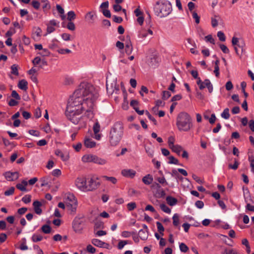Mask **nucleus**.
I'll return each instance as SVG.
<instances>
[{
    "instance_id": "nucleus-1",
    "label": "nucleus",
    "mask_w": 254,
    "mask_h": 254,
    "mask_svg": "<svg viewBox=\"0 0 254 254\" xmlns=\"http://www.w3.org/2000/svg\"><path fill=\"white\" fill-rule=\"evenodd\" d=\"M98 96V92L93 85L81 83L73 93V99L67 105L65 114L67 119L76 125L81 119V114L83 111L88 118H92L94 103Z\"/></svg>"
},
{
    "instance_id": "nucleus-2",
    "label": "nucleus",
    "mask_w": 254,
    "mask_h": 254,
    "mask_svg": "<svg viewBox=\"0 0 254 254\" xmlns=\"http://www.w3.org/2000/svg\"><path fill=\"white\" fill-rule=\"evenodd\" d=\"M176 125L180 131H188L192 127L190 116L187 113H180L177 117Z\"/></svg>"
},
{
    "instance_id": "nucleus-3",
    "label": "nucleus",
    "mask_w": 254,
    "mask_h": 254,
    "mask_svg": "<svg viewBox=\"0 0 254 254\" xmlns=\"http://www.w3.org/2000/svg\"><path fill=\"white\" fill-rule=\"evenodd\" d=\"M123 134V126L121 123L117 122L112 127L110 132L109 141L111 145H117L121 140Z\"/></svg>"
},
{
    "instance_id": "nucleus-4",
    "label": "nucleus",
    "mask_w": 254,
    "mask_h": 254,
    "mask_svg": "<svg viewBox=\"0 0 254 254\" xmlns=\"http://www.w3.org/2000/svg\"><path fill=\"white\" fill-rule=\"evenodd\" d=\"M154 8L156 15L161 18L167 16L172 11L171 2L164 0L157 1Z\"/></svg>"
},
{
    "instance_id": "nucleus-5",
    "label": "nucleus",
    "mask_w": 254,
    "mask_h": 254,
    "mask_svg": "<svg viewBox=\"0 0 254 254\" xmlns=\"http://www.w3.org/2000/svg\"><path fill=\"white\" fill-rule=\"evenodd\" d=\"M66 207L70 214H75L78 205L76 198L73 194L69 193L67 195L65 201Z\"/></svg>"
},
{
    "instance_id": "nucleus-6",
    "label": "nucleus",
    "mask_w": 254,
    "mask_h": 254,
    "mask_svg": "<svg viewBox=\"0 0 254 254\" xmlns=\"http://www.w3.org/2000/svg\"><path fill=\"white\" fill-rule=\"evenodd\" d=\"M100 185V179L96 176H92L87 179V191L95 190Z\"/></svg>"
},
{
    "instance_id": "nucleus-7",
    "label": "nucleus",
    "mask_w": 254,
    "mask_h": 254,
    "mask_svg": "<svg viewBox=\"0 0 254 254\" xmlns=\"http://www.w3.org/2000/svg\"><path fill=\"white\" fill-rule=\"evenodd\" d=\"M75 186L82 191H87V179L85 178H77L75 181Z\"/></svg>"
},
{
    "instance_id": "nucleus-8",
    "label": "nucleus",
    "mask_w": 254,
    "mask_h": 254,
    "mask_svg": "<svg viewBox=\"0 0 254 254\" xmlns=\"http://www.w3.org/2000/svg\"><path fill=\"white\" fill-rule=\"evenodd\" d=\"M106 88L107 92L111 94H112L114 92L117 93L119 91V85H117L116 81H114L110 85H109L107 82Z\"/></svg>"
},
{
    "instance_id": "nucleus-9",
    "label": "nucleus",
    "mask_w": 254,
    "mask_h": 254,
    "mask_svg": "<svg viewBox=\"0 0 254 254\" xmlns=\"http://www.w3.org/2000/svg\"><path fill=\"white\" fill-rule=\"evenodd\" d=\"M5 179L8 181H13L17 180L19 177V174L17 172H7L4 174Z\"/></svg>"
},
{
    "instance_id": "nucleus-10",
    "label": "nucleus",
    "mask_w": 254,
    "mask_h": 254,
    "mask_svg": "<svg viewBox=\"0 0 254 254\" xmlns=\"http://www.w3.org/2000/svg\"><path fill=\"white\" fill-rule=\"evenodd\" d=\"M211 23L212 27L215 28L218 26L219 23H223V20L220 15L214 14L211 18Z\"/></svg>"
},
{
    "instance_id": "nucleus-11",
    "label": "nucleus",
    "mask_w": 254,
    "mask_h": 254,
    "mask_svg": "<svg viewBox=\"0 0 254 254\" xmlns=\"http://www.w3.org/2000/svg\"><path fill=\"white\" fill-rule=\"evenodd\" d=\"M136 174V172L132 169H124L122 171V175L126 177L132 178Z\"/></svg>"
},
{
    "instance_id": "nucleus-12",
    "label": "nucleus",
    "mask_w": 254,
    "mask_h": 254,
    "mask_svg": "<svg viewBox=\"0 0 254 254\" xmlns=\"http://www.w3.org/2000/svg\"><path fill=\"white\" fill-rule=\"evenodd\" d=\"M42 205V203L38 200H36L33 203L34 211L38 215H40L42 212V209L41 208Z\"/></svg>"
},
{
    "instance_id": "nucleus-13",
    "label": "nucleus",
    "mask_w": 254,
    "mask_h": 254,
    "mask_svg": "<svg viewBox=\"0 0 254 254\" xmlns=\"http://www.w3.org/2000/svg\"><path fill=\"white\" fill-rule=\"evenodd\" d=\"M55 154L57 156H60L62 160L64 161L68 160L69 157L68 153H64L59 149L56 150L55 151Z\"/></svg>"
},
{
    "instance_id": "nucleus-14",
    "label": "nucleus",
    "mask_w": 254,
    "mask_h": 254,
    "mask_svg": "<svg viewBox=\"0 0 254 254\" xmlns=\"http://www.w3.org/2000/svg\"><path fill=\"white\" fill-rule=\"evenodd\" d=\"M138 102L137 101L133 100L130 102V106L133 107V108L135 110V111L139 114V115H142L143 114L144 111V110H139V108L138 107Z\"/></svg>"
},
{
    "instance_id": "nucleus-15",
    "label": "nucleus",
    "mask_w": 254,
    "mask_h": 254,
    "mask_svg": "<svg viewBox=\"0 0 254 254\" xmlns=\"http://www.w3.org/2000/svg\"><path fill=\"white\" fill-rule=\"evenodd\" d=\"M84 144L87 148H93L96 146V142L92 139L86 137L84 139Z\"/></svg>"
},
{
    "instance_id": "nucleus-16",
    "label": "nucleus",
    "mask_w": 254,
    "mask_h": 254,
    "mask_svg": "<svg viewBox=\"0 0 254 254\" xmlns=\"http://www.w3.org/2000/svg\"><path fill=\"white\" fill-rule=\"evenodd\" d=\"M28 182L26 180H22L21 183L17 184L16 187L17 189L22 191H26L27 189L26 186H27Z\"/></svg>"
},
{
    "instance_id": "nucleus-17",
    "label": "nucleus",
    "mask_w": 254,
    "mask_h": 254,
    "mask_svg": "<svg viewBox=\"0 0 254 254\" xmlns=\"http://www.w3.org/2000/svg\"><path fill=\"white\" fill-rule=\"evenodd\" d=\"M93 163L100 165H104L107 163V161L105 159L100 158L95 155Z\"/></svg>"
},
{
    "instance_id": "nucleus-18",
    "label": "nucleus",
    "mask_w": 254,
    "mask_h": 254,
    "mask_svg": "<svg viewBox=\"0 0 254 254\" xmlns=\"http://www.w3.org/2000/svg\"><path fill=\"white\" fill-rule=\"evenodd\" d=\"M95 155L93 154H86L82 157V161L85 163L93 162Z\"/></svg>"
},
{
    "instance_id": "nucleus-19",
    "label": "nucleus",
    "mask_w": 254,
    "mask_h": 254,
    "mask_svg": "<svg viewBox=\"0 0 254 254\" xmlns=\"http://www.w3.org/2000/svg\"><path fill=\"white\" fill-rule=\"evenodd\" d=\"M18 87L21 90L26 91L28 89V82L26 80L22 79L19 81Z\"/></svg>"
},
{
    "instance_id": "nucleus-20",
    "label": "nucleus",
    "mask_w": 254,
    "mask_h": 254,
    "mask_svg": "<svg viewBox=\"0 0 254 254\" xmlns=\"http://www.w3.org/2000/svg\"><path fill=\"white\" fill-rule=\"evenodd\" d=\"M239 43V39L237 37H233L232 39V45L234 47V49L236 53L238 55H240V50L238 49V47L236 46Z\"/></svg>"
},
{
    "instance_id": "nucleus-21",
    "label": "nucleus",
    "mask_w": 254,
    "mask_h": 254,
    "mask_svg": "<svg viewBox=\"0 0 254 254\" xmlns=\"http://www.w3.org/2000/svg\"><path fill=\"white\" fill-rule=\"evenodd\" d=\"M92 243L94 246H95L96 247H100V248L104 247L105 245L108 246V244L105 243L97 239H93L92 240Z\"/></svg>"
},
{
    "instance_id": "nucleus-22",
    "label": "nucleus",
    "mask_w": 254,
    "mask_h": 254,
    "mask_svg": "<svg viewBox=\"0 0 254 254\" xmlns=\"http://www.w3.org/2000/svg\"><path fill=\"white\" fill-rule=\"evenodd\" d=\"M138 236L142 240H146L148 238V232L146 230L140 229L138 232Z\"/></svg>"
},
{
    "instance_id": "nucleus-23",
    "label": "nucleus",
    "mask_w": 254,
    "mask_h": 254,
    "mask_svg": "<svg viewBox=\"0 0 254 254\" xmlns=\"http://www.w3.org/2000/svg\"><path fill=\"white\" fill-rule=\"evenodd\" d=\"M153 180V177L150 174H148V175H146L142 178V182L145 185H150L152 183Z\"/></svg>"
},
{
    "instance_id": "nucleus-24",
    "label": "nucleus",
    "mask_w": 254,
    "mask_h": 254,
    "mask_svg": "<svg viewBox=\"0 0 254 254\" xmlns=\"http://www.w3.org/2000/svg\"><path fill=\"white\" fill-rule=\"evenodd\" d=\"M167 203L170 206H174L177 203V199L171 196H168L166 198Z\"/></svg>"
},
{
    "instance_id": "nucleus-25",
    "label": "nucleus",
    "mask_w": 254,
    "mask_h": 254,
    "mask_svg": "<svg viewBox=\"0 0 254 254\" xmlns=\"http://www.w3.org/2000/svg\"><path fill=\"white\" fill-rule=\"evenodd\" d=\"M133 48L130 41L126 44L125 51L127 55H129L132 52Z\"/></svg>"
},
{
    "instance_id": "nucleus-26",
    "label": "nucleus",
    "mask_w": 254,
    "mask_h": 254,
    "mask_svg": "<svg viewBox=\"0 0 254 254\" xmlns=\"http://www.w3.org/2000/svg\"><path fill=\"white\" fill-rule=\"evenodd\" d=\"M172 150L176 153L178 155H180L181 151H182L183 148L179 145L176 144L174 147L171 148Z\"/></svg>"
},
{
    "instance_id": "nucleus-27",
    "label": "nucleus",
    "mask_w": 254,
    "mask_h": 254,
    "mask_svg": "<svg viewBox=\"0 0 254 254\" xmlns=\"http://www.w3.org/2000/svg\"><path fill=\"white\" fill-rule=\"evenodd\" d=\"M160 208L163 211L168 214H170L171 212V209L164 203L160 204Z\"/></svg>"
},
{
    "instance_id": "nucleus-28",
    "label": "nucleus",
    "mask_w": 254,
    "mask_h": 254,
    "mask_svg": "<svg viewBox=\"0 0 254 254\" xmlns=\"http://www.w3.org/2000/svg\"><path fill=\"white\" fill-rule=\"evenodd\" d=\"M204 83L206 87L207 88L209 93H211L213 91V86L211 83L210 80L208 79L204 80Z\"/></svg>"
},
{
    "instance_id": "nucleus-29",
    "label": "nucleus",
    "mask_w": 254,
    "mask_h": 254,
    "mask_svg": "<svg viewBox=\"0 0 254 254\" xmlns=\"http://www.w3.org/2000/svg\"><path fill=\"white\" fill-rule=\"evenodd\" d=\"M221 117L225 119H228L230 117V115L229 114V109L228 108H226L224 110L223 112L222 113L221 115Z\"/></svg>"
},
{
    "instance_id": "nucleus-30",
    "label": "nucleus",
    "mask_w": 254,
    "mask_h": 254,
    "mask_svg": "<svg viewBox=\"0 0 254 254\" xmlns=\"http://www.w3.org/2000/svg\"><path fill=\"white\" fill-rule=\"evenodd\" d=\"M42 231L45 234H49L51 231V228L49 225H44L41 227Z\"/></svg>"
},
{
    "instance_id": "nucleus-31",
    "label": "nucleus",
    "mask_w": 254,
    "mask_h": 254,
    "mask_svg": "<svg viewBox=\"0 0 254 254\" xmlns=\"http://www.w3.org/2000/svg\"><path fill=\"white\" fill-rule=\"evenodd\" d=\"M173 224L175 226L179 225V216L177 213H175L173 216Z\"/></svg>"
},
{
    "instance_id": "nucleus-32",
    "label": "nucleus",
    "mask_w": 254,
    "mask_h": 254,
    "mask_svg": "<svg viewBox=\"0 0 254 254\" xmlns=\"http://www.w3.org/2000/svg\"><path fill=\"white\" fill-rule=\"evenodd\" d=\"M239 165V163L238 161L236 159H235L234 164L232 165L231 164H229L228 165V168L229 169H231L236 170L238 169Z\"/></svg>"
},
{
    "instance_id": "nucleus-33",
    "label": "nucleus",
    "mask_w": 254,
    "mask_h": 254,
    "mask_svg": "<svg viewBox=\"0 0 254 254\" xmlns=\"http://www.w3.org/2000/svg\"><path fill=\"white\" fill-rule=\"evenodd\" d=\"M94 14L92 12H88L85 16L86 18L88 19L89 22L93 23L94 22Z\"/></svg>"
},
{
    "instance_id": "nucleus-34",
    "label": "nucleus",
    "mask_w": 254,
    "mask_h": 254,
    "mask_svg": "<svg viewBox=\"0 0 254 254\" xmlns=\"http://www.w3.org/2000/svg\"><path fill=\"white\" fill-rule=\"evenodd\" d=\"M43 239V237L40 235L33 234L32 237V240L33 242H38Z\"/></svg>"
},
{
    "instance_id": "nucleus-35",
    "label": "nucleus",
    "mask_w": 254,
    "mask_h": 254,
    "mask_svg": "<svg viewBox=\"0 0 254 254\" xmlns=\"http://www.w3.org/2000/svg\"><path fill=\"white\" fill-rule=\"evenodd\" d=\"M76 15L73 11H69L67 13V19L69 21H71L75 18Z\"/></svg>"
},
{
    "instance_id": "nucleus-36",
    "label": "nucleus",
    "mask_w": 254,
    "mask_h": 254,
    "mask_svg": "<svg viewBox=\"0 0 254 254\" xmlns=\"http://www.w3.org/2000/svg\"><path fill=\"white\" fill-rule=\"evenodd\" d=\"M156 225L157 227L158 231L159 232V233L161 235H164L163 232L164 231V228L163 226L161 224V223H160V222H157Z\"/></svg>"
},
{
    "instance_id": "nucleus-37",
    "label": "nucleus",
    "mask_w": 254,
    "mask_h": 254,
    "mask_svg": "<svg viewBox=\"0 0 254 254\" xmlns=\"http://www.w3.org/2000/svg\"><path fill=\"white\" fill-rule=\"evenodd\" d=\"M135 232H128L127 231H124L122 232V236L124 238H128L131 235H135Z\"/></svg>"
},
{
    "instance_id": "nucleus-38",
    "label": "nucleus",
    "mask_w": 254,
    "mask_h": 254,
    "mask_svg": "<svg viewBox=\"0 0 254 254\" xmlns=\"http://www.w3.org/2000/svg\"><path fill=\"white\" fill-rule=\"evenodd\" d=\"M180 251L183 253H186L189 250L188 247L183 243H182L179 245Z\"/></svg>"
},
{
    "instance_id": "nucleus-39",
    "label": "nucleus",
    "mask_w": 254,
    "mask_h": 254,
    "mask_svg": "<svg viewBox=\"0 0 254 254\" xmlns=\"http://www.w3.org/2000/svg\"><path fill=\"white\" fill-rule=\"evenodd\" d=\"M93 129L94 134H97L100 131V126L99 123L98 122H96L94 124V125L93 126Z\"/></svg>"
},
{
    "instance_id": "nucleus-40",
    "label": "nucleus",
    "mask_w": 254,
    "mask_h": 254,
    "mask_svg": "<svg viewBox=\"0 0 254 254\" xmlns=\"http://www.w3.org/2000/svg\"><path fill=\"white\" fill-rule=\"evenodd\" d=\"M128 244H129V243H128V241H127V240H122V241H120L119 242V243H118V248L119 250H121V249H122L124 248V247L126 245Z\"/></svg>"
},
{
    "instance_id": "nucleus-41",
    "label": "nucleus",
    "mask_w": 254,
    "mask_h": 254,
    "mask_svg": "<svg viewBox=\"0 0 254 254\" xmlns=\"http://www.w3.org/2000/svg\"><path fill=\"white\" fill-rule=\"evenodd\" d=\"M27 211V208L26 207H22L19 208L17 210V214L16 215L17 217L19 218L20 216H18V215H21L24 214Z\"/></svg>"
},
{
    "instance_id": "nucleus-42",
    "label": "nucleus",
    "mask_w": 254,
    "mask_h": 254,
    "mask_svg": "<svg viewBox=\"0 0 254 254\" xmlns=\"http://www.w3.org/2000/svg\"><path fill=\"white\" fill-rule=\"evenodd\" d=\"M103 177L106 180L111 182L113 184H116L117 182V179L114 177H108L107 176H104Z\"/></svg>"
},
{
    "instance_id": "nucleus-43",
    "label": "nucleus",
    "mask_w": 254,
    "mask_h": 254,
    "mask_svg": "<svg viewBox=\"0 0 254 254\" xmlns=\"http://www.w3.org/2000/svg\"><path fill=\"white\" fill-rule=\"evenodd\" d=\"M148 36L147 32L146 30L142 29L138 34V37L140 38H144Z\"/></svg>"
},
{
    "instance_id": "nucleus-44",
    "label": "nucleus",
    "mask_w": 254,
    "mask_h": 254,
    "mask_svg": "<svg viewBox=\"0 0 254 254\" xmlns=\"http://www.w3.org/2000/svg\"><path fill=\"white\" fill-rule=\"evenodd\" d=\"M136 207V204L135 202H131L128 203L127 204V208L128 211H132L134 210Z\"/></svg>"
},
{
    "instance_id": "nucleus-45",
    "label": "nucleus",
    "mask_w": 254,
    "mask_h": 254,
    "mask_svg": "<svg viewBox=\"0 0 254 254\" xmlns=\"http://www.w3.org/2000/svg\"><path fill=\"white\" fill-rule=\"evenodd\" d=\"M31 196L30 195L27 194L25 195L22 198V201L25 203H28L31 202Z\"/></svg>"
},
{
    "instance_id": "nucleus-46",
    "label": "nucleus",
    "mask_w": 254,
    "mask_h": 254,
    "mask_svg": "<svg viewBox=\"0 0 254 254\" xmlns=\"http://www.w3.org/2000/svg\"><path fill=\"white\" fill-rule=\"evenodd\" d=\"M217 37L221 41L224 42L226 40V37L224 33L222 31H218L217 32Z\"/></svg>"
},
{
    "instance_id": "nucleus-47",
    "label": "nucleus",
    "mask_w": 254,
    "mask_h": 254,
    "mask_svg": "<svg viewBox=\"0 0 254 254\" xmlns=\"http://www.w3.org/2000/svg\"><path fill=\"white\" fill-rule=\"evenodd\" d=\"M11 72L12 74L15 75H18V68H17V66L16 64H13L11 66Z\"/></svg>"
},
{
    "instance_id": "nucleus-48",
    "label": "nucleus",
    "mask_w": 254,
    "mask_h": 254,
    "mask_svg": "<svg viewBox=\"0 0 254 254\" xmlns=\"http://www.w3.org/2000/svg\"><path fill=\"white\" fill-rule=\"evenodd\" d=\"M169 163L174 164L176 165L179 164V161L177 159L175 158L174 156H171L169 157Z\"/></svg>"
},
{
    "instance_id": "nucleus-49",
    "label": "nucleus",
    "mask_w": 254,
    "mask_h": 254,
    "mask_svg": "<svg viewBox=\"0 0 254 254\" xmlns=\"http://www.w3.org/2000/svg\"><path fill=\"white\" fill-rule=\"evenodd\" d=\"M192 16L193 18L195 19V21L197 24L200 22V17L198 16L196 11H193L192 12Z\"/></svg>"
},
{
    "instance_id": "nucleus-50",
    "label": "nucleus",
    "mask_w": 254,
    "mask_h": 254,
    "mask_svg": "<svg viewBox=\"0 0 254 254\" xmlns=\"http://www.w3.org/2000/svg\"><path fill=\"white\" fill-rule=\"evenodd\" d=\"M174 137L172 136H170L168 138V146L170 149L175 145L174 144Z\"/></svg>"
},
{
    "instance_id": "nucleus-51",
    "label": "nucleus",
    "mask_w": 254,
    "mask_h": 254,
    "mask_svg": "<svg viewBox=\"0 0 254 254\" xmlns=\"http://www.w3.org/2000/svg\"><path fill=\"white\" fill-rule=\"evenodd\" d=\"M244 46L245 43L244 42H240L236 45L238 49L240 50V55L242 54L243 53Z\"/></svg>"
},
{
    "instance_id": "nucleus-52",
    "label": "nucleus",
    "mask_w": 254,
    "mask_h": 254,
    "mask_svg": "<svg viewBox=\"0 0 254 254\" xmlns=\"http://www.w3.org/2000/svg\"><path fill=\"white\" fill-rule=\"evenodd\" d=\"M50 54V52L47 49H44L42 50V51L41 52L39 53V54H40V55H41L42 56H43V57L49 56Z\"/></svg>"
},
{
    "instance_id": "nucleus-53",
    "label": "nucleus",
    "mask_w": 254,
    "mask_h": 254,
    "mask_svg": "<svg viewBox=\"0 0 254 254\" xmlns=\"http://www.w3.org/2000/svg\"><path fill=\"white\" fill-rule=\"evenodd\" d=\"M171 96V94L168 91H164L163 92L162 99L163 100H167Z\"/></svg>"
},
{
    "instance_id": "nucleus-54",
    "label": "nucleus",
    "mask_w": 254,
    "mask_h": 254,
    "mask_svg": "<svg viewBox=\"0 0 254 254\" xmlns=\"http://www.w3.org/2000/svg\"><path fill=\"white\" fill-rule=\"evenodd\" d=\"M204 39L206 42H210L213 44H215L214 39L213 38L211 35H208L204 37Z\"/></svg>"
},
{
    "instance_id": "nucleus-55",
    "label": "nucleus",
    "mask_w": 254,
    "mask_h": 254,
    "mask_svg": "<svg viewBox=\"0 0 254 254\" xmlns=\"http://www.w3.org/2000/svg\"><path fill=\"white\" fill-rule=\"evenodd\" d=\"M197 32L199 37L201 38H202L203 36L205 34L204 31L200 27H197Z\"/></svg>"
},
{
    "instance_id": "nucleus-56",
    "label": "nucleus",
    "mask_w": 254,
    "mask_h": 254,
    "mask_svg": "<svg viewBox=\"0 0 254 254\" xmlns=\"http://www.w3.org/2000/svg\"><path fill=\"white\" fill-rule=\"evenodd\" d=\"M14 188L13 187L10 188L9 190L4 192V195L6 196L12 195L14 193Z\"/></svg>"
},
{
    "instance_id": "nucleus-57",
    "label": "nucleus",
    "mask_w": 254,
    "mask_h": 254,
    "mask_svg": "<svg viewBox=\"0 0 254 254\" xmlns=\"http://www.w3.org/2000/svg\"><path fill=\"white\" fill-rule=\"evenodd\" d=\"M145 114L147 116L148 118H149V119L151 121L154 125H156L157 124V121L154 118H153L151 115L148 112V111H146L145 112Z\"/></svg>"
},
{
    "instance_id": "nucleus-58",
    "label": "nucleus",
    "mask_w": 254,
    "mask_h": 254,
    "mask_svg": "<svg viewBox=\"0 0 254 254\" xmlns=\"http://www.w3.org/2000/svg\"><path fill=\"white\" fill-rule=\"evenodd\" d=\"M223 254H238V253L233 249H225Z\"/></svg>"
},
{
    "instance_id": "nucleus-59",
    "label": "nucleus",
    "mask_w": 254,
    "mask_h": 254,
    "mask_svg": "<svg viewBox=\"0 0 254 254\" xmlns=\"http://www.w3.org/2000/svg\"><path fill=\"white\" fill-rule=\"evenodd\" d=\"M195 206L199 208V209H201L204 206V203L203 201H201V200H197L195 202Z\"/></svg>"
},
{
    "instance_id": "nucleus-60",
    "label": "nucleus",
    "mask_w": 254,
    "mask_h": 254,
    "mask_svg": "<svg viewBox=\"0 0 254 254\" xmlns=\"http://www.w3.org/2000/svg\"><path fill=\"white\" fill-rule=\"evenodd\" d=\"M87 251L90 253L94 254L96 252V249L91 245H88L86 248Z\"/></svg>"
},
{
    "instance_id": "nucleus-61",
    "label": "nucleus",
    "mask_w": 254,
    "mask_h": 254,
    "mask_svg": "<svg viewBox=\"0 0 254 254\" xmlns=\"http://www.w3.org/2000/svg\"><path fill=\"white\" fill-rule=\"evenodd\" d=\"M61 171L58 169L54 170L52 172V175L55 177H59L61 175Z\"/></svg>"
},
{
    "instance_id": "nucleus-62",
    "label": "nucleus",
    "mask_w": 254,
    "mask_h": 254,
    "mask_svg": "<svg viewBox=\"0 0 254 254\" xmlns=\"http://www.w3.org/2000/svg\"><path fill=\"white\" fill-rule=\"evenodd\" d=\"M220 48L221 50L223 51V53L225 54H228L229 53V50L227 47L226 46H225L224 44H221L220 45Z\"/></svg>"
},
{
    "instance_id": "nucleus-63",
    "label": "nucleus",
    "mask_w": 254,
    "mask_h": 254,
    "mask_svg": "<svg viewBox=\"0 0 254 254\" xmlns=\"http://www.w3.org/2000/svg\"><path fill=\"white\" fill-rule=\"evenodd\" d=\"M62 37L64 41H69L71 39V36L67 33H63L62 35Z\"/></svg>"
},
{
    "instance_id": "nucleus-64",
    "label": "nucleus",
    "mask_w": 254,
    "mask_h": 254,
    "mask_svg": "<svg viewBox=\"0 0 254 254\" xmlns=\"http://www.w3.org/2000/svg\"><path fill=\"white\" fill-rule=\"evenodd\" d=\"M31 4L33 7L36 9H38L40 6V2L37 0H33Z\"/></svg>"
}]
</instances>
